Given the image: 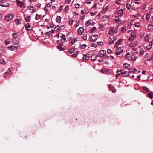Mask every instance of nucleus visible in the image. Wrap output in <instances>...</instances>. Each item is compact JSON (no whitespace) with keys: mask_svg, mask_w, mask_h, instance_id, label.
<instances>
[{"mask_svg":"<svg viewBox=\"0 0 153 153\" xmlns=\"http://www.w3.org/2000/svg\"><path fill=\"white\" fill-rule=\"evenodd\" d=\"M131 36L129 38V40L130 41L133 40L134 38L136 36V34L134 32L131 33Z\"/></svg>","mask_w":153,"mask_h":153,"instance_id":"nucleus-10","label":"nucleus"},{"mask_svg":"<svg viewBox=\"0 0 153 153\" xmlns=\"http://www.w3.org/2000/svg\"><path fill=\"white\" fill-rule=\"evenodd\" d=\"M101 72L105 74H108L109 73L108 69H106L104 68L102 69L101 71Z\"/></svg>","mask_w":153,"mask_h":153,"instance_id":"nucleus-14","label":"nucleus"},{"mask_svg":"<svg viewBox=\"0 0 153 153\" xmlns=\"http://www.w3.org/2000/svg\"><path fill=\"white\" fill-rule=\"evenodd\" d=\"M112 90V92L113 93H115L116 91V89L115 87Z\"/></svg>","mask_w":153,"mask_h":153,"instance_id":"nucleus-58","label":"nucleus"},{"mask_svg":"<svg viewBox=\"0 0 153 153\" xmlns=\"http://www.w3.org/2000/svg\"><path fill=\"white\" fill-rule=\"evenodd\" d=\"M129 70H130L129 73H134L135 71H136V69L135 68H132L131 69H129Z\"/></svg>","mask_w":153,"mask_h":153,"instance_id":"nucleus-22","label":"nucleus"},{"mask_svg":"<svg viewBox=\"0 0 153 153\" xmlns=\"http://www.w3.org/2000/svg\"><path fill=\"white\" fill-rule=\"evenodd\" d=\"M144 39L145 41L148 42L149 40L148 36L147 35H145L144 37Z\"/></svg>","mask_w":153,"mask_h":153,"instance_id":"nucleus-37","label":"nucleus"},{"mask_svg":"<svg viewBox=\"0 0 153 153\" xmlns=\"http://www.w3.org/2000/svg\"><path fill=\"white\" fill-rule=\"evenodd\" d=\"M97 56V55H96L95 54H92L91 56V60L93 61H94L95 60Z\"/></svg>","mask_w":153,"mask_h":153,"instance_id":"nucleus-12","label":"nucleus"},{"mask_svg":"<svg viewBox=\"0 0 153 153\" xmlns=\"http://www.w3.org/2000/svg\"><path fill=\"white\" fill-rule=\"evenodd\" d=\"M126 7L128 10H130L131 8V6L130 5L128 4H126Z\"/></svg>","mask_w":153,"mask_h":153,"instance_id":"nucleus-43","label":"nucleus"},{"mask_svg":"<svg viewBox=\"0 0 153 153\" xmlns=\"http://www.w3.org/2000/svg\"><path fill=\"white\" fill-rule=\"evenodd\" d=\"M18 48V47L16 46H11L8 47V48L12 51L16 50Z\"/></svg>","mask_w":153,"mask_h":153,"instance_id":"nucleus-9","label":"nucleus"},{"mask_svg":"<svg viewBox=\"0 0 153 153\" xmlns=\"http://www.w3.org/2000/svg\"><path fill=\"white\" fill-rule=\"evenodd\" d=\"M97 45H103V42L102 41L98 42H97Z\"/></svg>","mask_w":153,"mask_h":153,"instance_id":"nucleus-40","label":"nucleus"},{"mask_svg":"<svg viewBox=\"0 0 153 153\" xmlns=\"http://www.w3.org/2000/svg\"><path fill=\"white\" fill-rule=\"evenodd\" d=\"M86 11H85V10H81V13L82 14H84V13H85L86 12Z\"/></svg>","mask_w":153,"mask_h":153,"instance_id":"nucleus-56","label":"nucleus"},{"mask_svg":"<svg viewBox=\"0 0 153 153\" xmlns=\"http://www.w3.org/2000/svg\"><path fill=\"white\" fill-rule=\"evenodd\" d=\"M28 8H29V9L31 10H33V7L32 6H29L28 7Z\"/></svg>","mask_w":153,"mask_h":153,"instance_id":"nucleus-41","label":"nucleus"},{"mask_svg":"<svg viewBox=\"0 0 153 153\" xmlns=\"http://www.w3.org/2000/svg\"><path fill=\"white\" fill-rule=\"evenodd\" d=\"M18 42L19 41L16 39H14L13 40V43L14 45L17 44Z\"/></svg>","mask_w":153,"mask_h":153,"instance_id":"nucleus-23","label":"nucleus"},{"mask_svg":"<svg viewBox=\"0 0 153 153\" xmlns=\"http://www.w3.org/2000/svg\"><path fill=\"white\" fill-rule=\"evenodd\" d=\"M140 75L138 76H137V78H136L135 79L137 81H139V80H140Z\"/></svg>","mask_w":153,"mask_h":153,"instance_id":"nucleus-54","label":"nucleus"},{"mask_svg":"<svg viewBox=\"0 0 153 153\" xmlns=\"http://www.w3.org/2000/svg\"><path fill=\"white\" fill-rule=\"evenodd\" d=\"M107 52H108V53H111L112 51L110 49H108L107 51Z\"/></svg>","mask_w":153,"mask_h":153,"instance_id":"nucleus-61","label":"nucleus"},{"mask_svg":"<svg viewBox=\"0 0 153 153\" xmlns=\"http://www.w3.org/2000/svg\"><path fill=\"white\" fill-rule=\"evenodd\" d=\"M91 20H89L87 21L85 25L86 26H88L90 25V23H91Z\"/></svg>","mask_w":153,"mask_h":153,"instance_id":"nucleus-25","label":"nucleus"},{"mask_svg":"<svg viewBox=\"0 0 153 153\" xmlns=\"http://www.w3.org/2000/svg\"><path fill=\"white\" fill-rule=\"evenodd\" d=\"M62 8H63V6L62 5L60 7L58 10V12L61 11L62 10Z\"/></svg>","mask_w":153,"mask_h":153,"instance_id":"nucleus-50","label":"nucleus"},{"mask_svg":"<svg viewBox=\"0 0 153 153\" xmlns=\"http://www.w3.org/2000/svg\"><path fill=\"white\" fill-rule=\"evenodd\" d=\"M79 21L75 25H74L75 27H76L79 25Z\"/></svg>","mask_w":153,"mask_h":153,"instance_id":"nucleus-53","label":"nucleus"},{"mask_svg":"<svg viewBox=\"0 0 153 153\" xmlns=\"http://www.w3.org/2000/svg\"><path fill=\"white\" fill-rule=\"evenodd\" d=\"M88 54H84L83 55V57L82 58V60L83 61H87L89 59V56H87Z\"/></svg>","mask_w":153,"mask_h":153,"instance_id":"nucleus-11","label":"nucleus"},{"mask_svg":"<svg viewBox=\"0 0 153 153\" xmlns=\"http://www.w3.org/2000/svg\"><path fill=\"white\" fill-rule=\"evenodd\" d=\"M97 35H93L90 38V40L92 42H93L95 41L97 38Z\"/></svg>","mask_w":153,"mask_h":153,"instance_id":"nucleus-2","label":"nucleus"},{"mask_svg":"<svg viewBox=\"0 0 153 153\" xmlns=\"http://www.w3.org/2000/svg\"><path fill=\"white\" fill-rule=\"evenodd\" d=\"M119 18L117 16H116L114 20H115V21L116 22H117L119 21Z\"/></svg>","mask_w":153,"mask_h":153,"instance_id":"nucleus-47","label":"nucleus"},{"mask_svg":"<svg viewBox=\"0 0 153 153\" xmlns=\"http://www.w3.org/2000/svg\"><path fill=\"white\" fill-rule=\"evenodd\" d=\"M16 1L18 6L21 7H22L24 4V3L23 2L20 1L19 0H16Z\"/></svg>","mask_w":153,"mask_h":153,"instance_id":"nucleus-8","label":"nucleus"},{"mask_svg":"<svg viewBox=\"0 0 153 153\" xmlns=\"http://www.w3.org/2000/svg\"><path fill=\"white\" fill-rule=\"evenodd\" d=\"M84 29L83 27H80L77 30V33L79 35H82L84 31Z\"/></svg>","mask_w":153,"mask_h":153,"instance_id":"nucleus-6","label":"nucleus"},{"mask_svg":"<svg viewBox=\"0 0 153 153\" xmlns=\"http://www.w3.org/2000/svg\"><path fill=\"white\" fill-rule=\"evenodd\" d=\"M75 6L76 8H78L79 7V4L78 3L76 4H75Z\"/></svg>","mask_w":153,"mask_h":153,"instance_id":"nucleus-55","label":"nucleus"},{"mask_svg":"<svg viewBox=\"0 0 153 153\" xmlns=\"http://www.w3.org/2000/svg\"><path fill=\"white\" fill-rule=\"evenodd\" d=\"M125 57L127 58H129L130 57V55L129 53L126 54L125 56Z\"/></svg>","mask_w":153,"mask_h":153,"instance_id":"nucleus-42","label":"nucleus"},{"mask_svg":"<svg viewBox=\"0 0 153 153\" xmlns=\"http://www.w3.org/2000/svg\"><path fill=\"white\" fill-rule=\"evenodd\" d=\"M114 86L111 84H110L109 85V88L110 89H112L114 88Z\"/></svg>","mask_w":153,"mask_h":153,"instance_id":"nucleus-52","label":"nucleus"},{"mask_svg":"<svg viewBox=\"0 0 153 153\" xmlns=\"http://www.w3.org/2000/svg\"><path fill=\"white\" fill-rule=\"evenodd\" d=\"M75 50V48H71L68 51L70 53H72L74 52Z\"/></svg>","mask_w":153,"mask_h":153,"instance_id":"nucleus-27","label":"nucleus"},{"mask_svg":"<svg viewBox=\"0 0 153 153\" xmlns=\"http://www.w3.org/2000/svg\"><path fill=\"white\" fill-rule=\"evenodd\" d=\"M14 17L13 15L12 14H10L7 15L5 18V19L7 21H10L12 20Z\"/></svg>","mask_w":153,"mask_h":153,"instance_id":"nucleus-1","label":"nucleus"},{"mask_svg":"<svg viewBox=\"0 0 153 153\" xmlns=\"http://www.w3.org/2000/svg\"><path fill=\"white\" fill-rule=\"evenodd\" d=\"M106 51L105 50H101L100 51L99 53V56L100 57H102L103 55H104Z\"/></svg>","mask_w":153,"mask_h":153,"instance_id":"nucleus-7","label":"nucleus"},{"mask_svg":"<svg viewBox=\"0 0 153 153\" xmlns=\"http://www.w3.org/2000/svg\"><path fill=\"white\" fill-rule=\"evenodd\" d=\"M61 37L62 38L61 39V41L62 43L65 42V41L66 39V38H65V35L64 34H62L61 36Z\"/></svg>","mask_w":153,"mask_h":153,"instance_id":"nucleus-13","label":"nucleus"},{"mask_svg":"<svg viewBox=\"0 0 153 153\" xmlns=\"http://www.w3.org/2000/svg\"><path fill=\"white\" fill-rule=\"evenodd\" d=\"M55 29L56 31L58 32L60 29V27L58 26L57 27H55Z\"/></svg>","mask_w":153,"mask_h":153,"instance_id":"nucleus-46","label":"nucleus"},{"mask_svg":"<svg viewBox=\"0 0 153 153\" xmlns=\"http://www.w3.org/2000/svg\"><path fill=\"white\" fill-rule=\"evenodd\" d=\"M58 49L60 51H63L64 49L61 46V45L58 46Z\"/></svg>","mask_w":153,"mask_h":153,"instance_id":"nucleus-39","label":"nucleus"},{"mask_svg":"<svg viewBox=\"0 0 153 153\" xmlns=\"http://www.w3.org/2000/svg\"><path fill=\"white\" fill-rule=\"evenodd\" d=\"M148 95L149 98H152L153 97V92H152L151 93H148Z\"/></svg>","mask_w":153,"mask_h":153,"instance_id":"nucleus-26","label":"nucleus"},{"mask_svg":"<svg viewBox=\"0 0 153 153\" xmlns=\"http://www.w3.org/2000/svg\"><path fill=\"white\" fill-rule=\"evenodd\" d=\"M135 26L137 27H140V25L139 24V23H137L135 24Z\"/></svg>","mask_w":153,"mask_h":153,"instance_id":"nucleus-60","label":"nucleus"},{"mask_svg":"<svg viewBox=\"0 0 153 153\" xmlns=\"http://www.w3.org/2000/svg\"><path fill=\"white\" fill-rule=\"evenodd\" d=\"M77 41V39L76 38H74V40H72L71 41V45H73L74 43L76 42Z\"/></svg>","mask_w":153,"mask_h":153,"instance_id":"nucleus-32","label":"nucleus"},{"mask_svg":"<svg viewBox=\"0 0 153 153\" xmlns=\"http://www.w3.org/2000/svg\"><path fill=\"white\" fill-rule=\"evenodd\" d=\"M123 66L125 67L126 68H128L130 66V65L129 64H127L126 63H125L123 64Z\"/></svg>","mask_w":153,"mask_h":153,"instance_id":"nucleus-31","label":"nucleus"},{"mask_svg":"<svg viewBox=\"0 0 153 153\" xmlns=\"http://www.w3.org/2000/svg\"><path fill=\"white\" fill-rule=\"evenodd\" d=\"M123 73V70H117L116 72L117 74L116 75V78H117L119 76V75H120V74L122 75Z\"/></svg>","mask_w":153,"mask_h":153,"instance_id":"nucleus-5","label":"nucleus"},{"mask_svg":"<svg viewBox=\"0 0 153 153\" xmlns=\"http://www.w3.org/2000/svg\"><path fill=\"white\" fill-rule=\"evenodd\" d=\"M114 40H110V41L109 42V44H113L114 43Z\"/></svg>","mask_w":153,"mask_h":153,"instance_id":"nucleus-62","label":"nucleus"},{"mask_svg":"<svg viewBox=\"0 0 153 153\" xmlns=\"http://www.w3.org/2000/svg\"><path fill=\"white\" fill-rule=\"evenodd\" d=\"M129 72L127 74H125V73H123L122 76L123 77H126L129 76Z\"/></svg>","mask_w":153,"mask_h":153,"instance_id":"nucleus-29","label":"nucleus"},{"mask_svg":"<svg viewBox=\"0 0 153 153\" xmlns=\"http://www.w3.org/2000/svg\"><path fill=\"white\" fill-rule=\"evenodd\" d=\"M69 6L68 5H67L65 7L64 11L65 12L67 11L69 9Z\"/></svg>","mask_w":153,"mask_h":153,"instance_id":"nucleus-38","label":"nucleus"},{"mask_svg":"<svg viewBox=\"0 0 153 153\" xmlns=\"http://www.w3.org/2000/svg\"><path fill=\"white\" fill-rule=\"evenodd\" d=\"M137 58V57L135 55H133L131 57V59L132 60H134L136 59Z\"/></svg>","mask_w":153,"mask_h":153,"instance_id":"nucleus-24","label":"nucleus"},{"mask_svg":"<svg viewBox=\"0 0 153 153\" xmlns=\"http://www.w3.org/2000/svg\"><path fill=\"white\" fill-rule=\"evenodd\" d=\"M143 89L144 90H146L147 92H150V90L147 88L146 87H143Z\"/></svg>","mask_w":153,"mask_h":153,"instance_id":"nucleus-33","label":"nucleus"},{"mask_svg":"<svg viewBox=\"0 0 153 153\" xmlns=\"http://www.w3.org/2000/svg\"><path fill=\"white\" fill-rule=\"evenodd\" d=\"M97 13L96 12H91V16H93L95 15Z\"/></svg>","mask_w":153,"mask_h":153,"instance_id":"nucleus-57","label":"nucleus"},{"mask_svg":"<svg viewBox=\"0 0 153 153\" xmlns=\"http://www.w3.org/2000/svg\"><path fill=\"white\" fill-rule=\"evenodd\" d=\"M126 27L125 26H123L122 27H121V31L123 32V33H124V32L125 31H126Z\"/></svg>","mask_w":153,"mask_h":153,"instance_id":"nucleus-30","label":"nucleus"},{"mask_svg":"<svg viewBox=\"0 0 153 153\" xmlns=\"http://www.w3.org/2000/svg\"><path fill=\"white\" fill-rule=\"evenodd\" d=\"M71 56L74 57H76L77 56V54H76L75 53L72 55H71Z\"/></svg>","mask_w":153,"mask_h":153,"instance_id":"nucleus-59","label":"nucleus"},{"mask_svg":"<svg viewBox=\"0 0 153 153\" xmlns=\"http://www.w3.org/2000/svg\"><path fill=\"white\" fill-rule=\"evenodd\" d=\"M121 39H119L115 45V47H117L120 44V43L121 42Z\"/></svg>","mask_w":153,"mask_h":153,"instance_id":"nucleus-19","label":"nucleus"},{"mask_svg":"<svg viewBox=\"0 0 153 153\" xmlns=\"http://www.w3.org/2000/svg\"><path fill=\"white\" fill-rule=\"evenodd\" d=\"M5 62L4 60L3 59H0V64H5Z\"/></svg>","mask_w":153,"mask_h":153,"instance_id":"nucleus-35","label":"nucleus"},{"mask_svg":"<svg viewBox=\"0 0 153 153\" xmlns=\"http://www.w3.org/2000/svg\"><path fill=\"white\" fill-rule=\"evenodd\" d=\"M149 44V45L146 47V49L148 50L152 48V43H151V42H150Z\"/></svg>","mask_w":153,"mask_h":153,"instance_id":"nucleus-18","label":"nucleus"},{"mask_svg":"<svg viewBox=\"0 0 153 153\" xmlns=\"http://www.w3.org/2000/svg\"><path fill=\"white\" fill-rule=\"evenodd\" d=\"M123 50L121 49V48L119 47L116 50L115 54L117 55H119L123 52Z\"/></svg>","mask_w":153,"mask_h":153,"instance_id":"nucleus-3","label":"nucleus"},{"mask_svg":"<svg viewBox=\"0 0 153 153\" xmlns=\"http://www.w3.org/2000/svg\"><path fill=\"white\" fill-rule=\"evenodd\" d=\"M0 6L1 7H7L9 6V4L7 1H6L5 2H2L0 3Z\"/></svg>","mask_w":153,"mask_h":153,"instance_id":"nucleus-4","label":"nucleus"},{"mask_svg":"<svg viewBox=\"0 0 153 153\" xmlns=\"http://www.w3.org/2000/svg\"><path fill=\"white\" fill-rule=\"evenodd\" d=\"M91 46L96 48L97 47V45L96 44L92 43L91 44Z\"/></svg>","mask_w":153,"mask_h":153,"instance_id":"nucleus-49","label":"nucleus"},{"mask_svg":"<svg viewBox=\"0 0 153 153\" xmlns=\"http://www.w3.org/2000/svg\"><path fill=\"white\" fill-rule=\"evenodd\" d=\"M71 1V0H66V3L67 4H69V3H70V2Z\"/></svg>","mask_w":153,"mask_h":153,"instance_id":"nucleus-64","label":"nucleus"},{"mask_svg":"<svg viewBox=\"0 0 153 153\" xmlns=\"http://www.w3.org/2000/svg\"><path fill=\"white\" fill-rule=\"evenodd\" d=\"M87 35H84L83 36V39L84 40H86L87 39Z\"/></svg>","mask_w":153,"mask_h":153,"instance_id":"nucleus-51","label":"nucleus"},{"mask_svg":"<svg viewBox=\"0 0 153 153\" xmlns=\"http://www.w3.org/2000/svg\"><path fill=\"white\" fill-rule=\"evenodd\" d=\"M73 22V20L72 19H71L69 21V24L70 25L72 24Z\"/></svg>","mask_w":153,"mask_h":153,"instance_id":"nucleus-48","label":"nucleus"},{"mask_svg":"<svg viewBox=\"0 0 153 153\" xmlns=\"http://www.w3.org/2000/svg\"><path fill=\"white\" fill-rule=\"evenodd\" d=\"M61 19V17L60 16H58L56 19V22L58 23H59L60 22Z\"/></svg>","mask_w":153,"mask_h":153,"instance_id":"nucleus-21","label":"nucleus"},{"mask_svg":"<svg viewBox=\"0 0 153 153\" xmlns=\"http://www.w3.org/2000/svg\"><path fill=\"white\" fill-rule=\"evenodd\" d=\"M148 30H152L153 29V25L149 24L148 25Z\"/></svg>","mask_w":153,"mask_h":153,"instance_id":"nucleus-20","label":"nucleus"},{"mask_svg":"<svg viewBox=\"0 0 153 153\" xmlns=\"http://www.w3.org/2000/svg\"><path fill=\"white\" fill-rule=\"evenodd\" d=\"M96 27H94L91 29V30L90 31V33H93V32L94 31L96 30Z\"/></svg>","mask_w":153,"mask_h":153,"instance_id":"nucleus-36","label":"nucleus"},{"mask_svg":"<svg viewBox=\"0 0 153 153\" xmlns=\"http://www.w3.org/2000/svg\"><path fill=\"white\" fill-rule=\"evenodd\" d=\"M150 16V14H149L148 13H147L146 14V19L147 20H148L149 19Z\"/></svg>","mask_w":153,"mask_h":153,"instance_id":"nucleus-44","label":"nucleus"},{"mask_svg":"<svg viewBox=\"0 0 153 153\" xmlns=\"http://www.w3.org/2000/svg\"><path fill=\"white\" fill-rule=\"evenodd\" d=\"M148 61H153V55H152V56H151V58L148 60Z\"/></svg>","mask_w":153,"mask_h":153,"instance_id":"nucleus-63","label":"nucleus"},{"mask_svg":"<svg viewBox=\"0 0 153 153\" xmlns=\"http://www.w3.org/2000/svg\"><path fill=\"white\" fill-rule=\"evenodd\" d=\"M31 27V25L29 24H26L25 25V28L27 30L29 31L31 30L30 29H28V28H30Z\"/></svg>","mask_w":153,"mask_h":153,"instance_id":"nucleus-16","label":"nucleus"},{"mask_svg":"<svg viewBox=\"0 0 153 153\" xmlns=\"http://www.w3.org/2000/svg\"><path fill=\"white\" fill-rule=\"evenodd\" d=\"M18 36V35L16 33H14L13 35V37L14 38V39H16V38Z\"/></svg>","mask_w":153,"mask_h":153,"instance_id":"nucleus-34","label":"nucleus"},{"mask_svg":"<svg viewBox=\"0 0 153 153\" xmlns=\"http://www.w3.org/2000/svg\"><path fill=\"white\" fill-rule=\"evenodd\" d=\"M86 45L84 44H83L82 45H81L80 48L82 49H84L86 47Z\"/></svg>","mask_w":153,"mask_h":153,"instance_id":"nucleus-45","label":"nucleus"},{"mask_svg":"<svg viewBox=\"0 0 153 153\" xmlns=\"http://www.w3.org/2000/svg\"><path fill=\"white\" fill-rule=\"evenodd\" d=\"M118 13L119 15L122 16L123 14V9H121L118 11Z\"/></svg>","mask_w":153,"mask_h":153,"instance_id":"nucleus-17","label":"nucleus"},{"mask_svg":"<svg viewBox=\"0 0 153 153\" xmlns=\"http://www.w3.org/2000/svg\"><path fill=\"white\" fill-rule=\"evenodd\" d=\"M15 22L17 25H20L21 24V21L18 19H16L15 20Z\"/></svg>","mask_w":153,"mask_h":153,"instance_id":"nucleus-15","label":"nucleus"},{"mask_svg":"<svg viewBox=\"0 0 153 153\" xmlns=\"http://www.w3.org/2000/svg\"><path fill=\"white\" fill-rule=\"evenodd\" d=\"M31 16H28L27 17L25 18V20L27 22H29L30 21V19Z\"/></svg>","mask_w":153,"mask_h":153,"instance_id":"nucleus-28","label":"nucleus"}]
</instances>
